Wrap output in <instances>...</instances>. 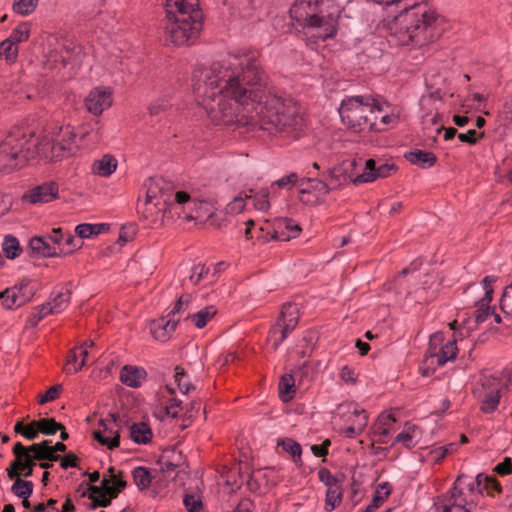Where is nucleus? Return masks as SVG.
<instances>
[{
    "instance_id": "ea45409f",
    "label": "nucleus",
    "mask_w": 512,
    "mask_h": 512,
    "mask_svg": "<svg viewBox=\"0 0 512 512\" xmlns=\"http://www.w3.org/2000/svg\"><path fill=\"white\" fill-rule=\"evenodd\" d=\"M3 251L5 252L7 258H16L19 256L21 251L19 241L13 236H6L3 242Z\"/></svg>"
},
{
    "instance_id": "e433bc0d",
    "label": "nucleus",
    "mask_w": 512,
    "mask_h": 512,
    "mask_svg": "<svg viewBox=\"0 0 512 512\" xmlns=\"http://www.w3.org/2000/svg\"><path fill=\"white\" fill-rule=\"evenodd\" d=\"M342 492L340 486H335L327 489L326 491V501H325V510L327 512H331L341 503Z\"/></svg>"
},
{
    "instance_id": "69168bd1",
    "label": "nucleus",
    "mask_w": 512,
    "mask_h": 512,
    "mask_svg": "<svg viewBox=\"0 0 512 512\" xmlns=\"http://www.w3.org/2000/svg\"><path fill=\"white\" fill-rule=\"evenodd\" d=\"M330 444V440L326 439L321 445H312L311 451L316 457H324L328 454V447Z\"/></svg>"
},
{
    "instance_id": "dca6fc26",
    "label": "nucleus",
    "mask_w": 512,
    "mask_h": 512,
    "mask_svg": "<svg viewBox=\"0 0 512 512\" xmlns=\"http://www.w3.org/2000/svg\"><path fill=\"white\" fill-rule=\"evenodd\" d=\"M482 386L484 393L481 399V411L493 413L499 405L501 382L496 378H485Z\"/></svg>"
},
{
    "instance_id": "603ef678",
    "label": "nucleus",
    "mask_w": 512,
    "mask_h": 512,
    "mask_svg": "<svg viewBox=\"0 0 512 512\" xmlns=\"http://www.w3.org/2000/svg\"><path fill=\"white\" fill-rule=\"evenodd\" d=\"M62 391V386L61 385H54V386H51L46 392L45 394L39 396V403L40 404H45L47 402H51V401H54L55 399L58 398L60 392Z\"/></svg>"
},
{
    "instance_id": "ddd939ff",
    "label": "nucleus",
    "mask_w": 512,
    "mask_h": 512,
    "mask_svg": "<svg viewBox=\"0 0 512 512\" xmlns=\"http://www.w3.org/2000/svg\"><path fill=\"white\" fill-rule=\"evenodd\" d=\"M87 110L95 116L101 115L113 103V90L109 87L93 88L85 98Z\"/></svg>"
},
{
    "instance_id": "052dcab7",
    "label": "nucleus",
    "mask_w": 512,
    "mask_h": 512,
    "mask_svg": "<svg viewBox=\"0 0 512 512\" xmlns=\"http://www.w3.org/2000/svg\"><path fill=\"white\" fill-rule=\"evenodd\" d=\"M245 198L235 197L228 205L227 210L230 213L238 214L242 212L245 208Z\"/></svg>"
},
{
    "instance_id": "412c9836",
    "label": "nucleus",
    "mask_w": 512,
    "mask_h": 512,
    "mask_svg": "<svg viewBox=\"0 0 512 512\" xmlns=\"http://www.w3.org/2000/svg\"><path fill=\"white\" fill-rule=\"evenodd\" d=\"M117 159L106 154L101 159L94 161L92 165L93 173L101 177H109L117 168Z\"/></svg>"
},
{
    "instance_id": "13d9d810",
    "label": "nucleus",
    "mask_w": 512,
    "mask_h": 512,
    "mask_svg": "<svg viewBox=\"0 0 512 512\" xmlns=\"http://www.w3.org/2000/svg\"><path fill=\"white\" fill-rule=\"evenodd\" d=\"M298 180V176L296 173H290L289 175L283 176L280 179L276 180L274 184H276L279 188H291L296 184Z\"/></svg>"
},
{
    "instance_id": "8fccbe9b",
    "label": "nucleus",
    "mask_w": 512,
    "mask_h": 512,
    "mask_svg": "<svg viewBox=\"0 0 512 512\" xmlns=\"http://www.w3.org/2000/svg\"><path fill=\"white\" fill-rule=\"evenodd\" d=\"M209 272V268L205 265L197 264L192 268V273L190 275V281L193 284H198L202 279L206 277Z\"/></svg>"
},
{
    "instance_id": "a19ab883",
    "label": "nucleus",
    "mask_w": 512,
    "mask_h": 512,
    "mask_svg": "<svg viewBox=\"0 0 512 512\" xmlns=\"http://www.w3.org/2000/svg\"><path fill=\"white\" fill-rule=\"evenodd\" d=\"M344 408H346L347 411L349 413H351L356 418V420L353 422L354 424H360V423H362V421L364 422L363 423V430H364L368 423L367 412L364 409H358L356 406H354L351 403L339 405V409H344Z\"/></svg>"
},
{
    "instance_id": "864d4df0",
    "label": "nucleus",
    "mask_w": 512,
    "mask_h": 512,
    "mask_svg": "<svg viewBox=\"0 0 512 512\" xmlns=\"http://www.w3.org/2000/svg\"><path fill=\"white\" fill-rule=\"evenodd\" d=\"M396 419L391 413H381L374 426H376V429H380L383 427H389V429L393 428V425L395 423Z\"/></svg>"
},
{
    "instance_id": "e2e57ef3",
    "label": "nucleus",
    "mask_w": 512,
    "mask_h": 512,
    "mask_svg": "<svg viewBox=\"0 0 512 512\" xmlns=\"http://www.w3.org/2000/svg\"><path fill=\"white\" fill-rule=\"evenodd\" d=\"M482 135L483 134L478 135L474 129H470L466 133H459L458 139L464 143L475 144L478 138L481 137Z\"/></svg>"
},
{
    "instance_id": "37998d69",
    "label": "nucleus",
    "mask_w": 512,
    "mask_h": 512,
    "mask_svg": "<svg viewBox=\"0 0 512 512\" xmlns=\"http://www.w3.org/2000/svg\"><path fill=\"white\" fill-rule=\"evenodd\" d=\"M75 241L76 238L70 233L66 232L63 245H61V248L59 249V255H67L80 248L82 245L80 241L78 240L77 243H75Z\"/></svg>"
},
{
    "instance_id": "f03ea898",
    "label": "nucleus",
    "mask_w": 512,
    "mask_h": 512,
    "mask_svg": "<svg viewBox=\"0 0 512 512\" xmlns=\"http://www.w3.org/2000/svg\"><path fill=\"white\" fill-rule=\"evenodd\" d=\"M78 149L73 127L60 126L39 134L15 128L0 142V172L10 173L30 159L55 161L73 155Z\"/></svg>"
},
{
    "instance_id": "39448f33",
    "label": "nucleus",
    "mask_w": 512,
    "mask_h": 512,
    "mask_svg": "<svg viewBox=\"0 0 512 512\" xmlns=\"http://www.w3.org/2000/svg\"><path fill=\"white\" fill-rule=\"evenodd\" d=\"M289 12L310 43L336 35L340 7L331 0H297Z\"/></svg>"
},
{
    "instance_id": "6ab92c4d",
    "label": "nucleus",
    "mask_w": 512,
    "mask_h": 512,
    "mask_svg": "<svg viewBox=\"0 0 512 512\" xmlns=\"http://www.w3.org/2000/svg\"><path fill=\"white\" fill-rule=\"evenodd\" d=\"M32 251L41 254L44 257L59 256V249L55 245H51L48 236H35L29 242Z\"/></svg>"
},
{
    "instance_id": "7c9ffc66",
    "label": "nucleus",
    "mask_w": 512,
    "mask_h": 512,
    "mask_svg": "<svg viewBox=\"0 0 512 512\" xmlns=\"http://www.w3.org/2000/svg\"><path fill=\"white\" fill-rule=\"evenodd\" d=\"M217 313V310L214 306H207L198 312L189 315L188 318L191 319L193 324L201 329L206 326L209 320H211Z\"/></svg>"
},
{
    "instance_id": "f8f14e48",
    "label": "nucleus",
    "mask_w": 512,
    "mask_h": 512,
    "mask_svg": "<svg viewBox=\"0 0 512 512\" xmlns=\"http://www.w3.org/2000/svg\"><path fill=\"white\" fill-rule=\"evenodd\" d=\"M93 436L100 444L113 450L120 444V435L117 429L116 416L109 415L106 419H101L98 428L94 430Z\"/></svg>"
},
{
    "instance_id": "c756f323",
    "label": "nucleus",
    "mask_w": 512,
    "mask_h": 512,
    "mask_svg": "<svg viewBox=\"0 0 512 512\" xmlns=\"http://www.w3.org/2000/svg\"><path fill=\"white\" fill-rule=\"evenodd\" d=\"M278 446H282L283 450L289 453L297 466L302 465V448L301 445L291 438L278 441Z\"/></svg>"
},
{
    "instance_id": "393cba45",
    "label": "nucleus",
    "mask_w": 512,
    "mask_h": 512,
    "mask_svg": "<svg viewBox=\"0 0 512 512\" xmlns=\"http://www.w3.org/2000/svg\"><path fill=\"white\" fill-rule=\"evenodd\" d=\"M475 485L480 493L486 491L490 494L493 491H497L499 493L502 491V487L495 477L488 476L483 473H479L476 476Z\"/></svg>"
},
{
    "instance_id": "b1692460",
    "label": "nucleus",
    "mask_w": 512,
    "mask_h": 512,
    "mask_svg": "<svg viewBox=\"0 0 512 512\" xmlns=\"http://www.w3.org/2000/svg\"><path fill=\"white\" fill-rule=\"evenodd\" d=\"M152 430L149 425L140 422L130 427V438L137 444H147L152 439Z\"/></svg>"
},
{
    "instance_id": "1a4fd4ad",
    "label": "nucleus",
    "mask_w": 512,
    "mask_h": 512,
    "mask_svg": "<svg viewBox=\"0 0 512 512\" xmlns=\"http://www.w3.org/2000/svg\"><path fill=\"white\" fill-rule=\"evenodd\" d=\"M443 341V334L438 332L434 333L430 336L429 340V349L426 353V356L424 358V363H431L434 364V361H436L438 366H443L449 361H453L457 354H458V348L456 345L457 338H454L453 340L447 341L438 352H434L433 350L436 349L437 345Z\"/></svg>"
},
{
    "instance_id": "5fc2aeb1",
    "label": "nucleus",
    "mask_w": 512,
    "mask_h": 512,
    "mask_svg": "<svg viewBox=\"0 0 512 512\" xmlns=\"http://www.w3.org/2000/svg\"><path fill=\"white\" fill-rule=\"evenodd\" d=\"M389 494H390V490H388V489L385 491L384 496H381L379 494V491L377 490L375 495L373 496L371 503L362 512L375 511L385 501V499L388 497Z\"/></svg>"
},
{
    "instance_id": "2eb2a0df",
    "label": "nucleus",
    "mask_w": 512,
    "mask_h": 512,
    "mask_svg": "<svg viewBox=\"0 0 512 512\" xmlns=\"http://www.w3.org/2000/svg\"><path fill=\"white\" fill-rule=\"evenodd\" d=\"M58 184L50 181L41 185L35 186L28 190L23 196L22 200L29 204H43L48 203L58 196Z\"/></svg>"
},
{
    "instance_id": "de8ad7c7",
    "label": "nucleus",
    "mask_w": 512,
    "mask_h": 512,
    "mask_svg": "<svg viewBox=\"0 0 512 512\" xmlns=\"http://www.w3.org/2000/svg\"><path fill=\"white\" fill-rule=\"evenodd\" d=\"M462 480H463L462 476H459L456 479L454 486L451 488V490L449 492L450 496H449L447 504H456V502H458L459 500L463 501V502H467L463 496L462 490L460 488H458V485L462 482Z\"/></svg>"
},
{
    "instance_id": "aec40b11",
    "label": "nucleus",
    "mask_w": 512,
    "mask_h": 512,
    "mask_svg": "<svg viewBox=\"0 0 512 512\" xmlns=\"http://www.w3.org/2000/svg\"><path fill=\"white\" fill-rule=\"evenodd\" d=\"M405 158L412 164L421 168L432 167L436 163V156L429 151L414 149L405 154Z\"/></svg>"
},
{
    "instance_id": "f3484780",
    "label": "nucleus",
    "mask_w": 512,
    "mask_h": 512,
    "mask_svg": "<svg viewBox=\"0 0 512 512\" xmlns=\"http://www.w3.org/2000/svg\"><path fill=\"white\" fill-rule=\"evenodd\" d=\"M177 323L178 319L161 317L151 322L150 332L155 340L166 342L175 331Z\"/></svg>"
},
{
    "instance_id": "0e129e2a",
    "label": "nucleus",
    "mask_w": 512,
    "mask_h": 512,
    "mask_svg": "<svg viewBox=\"0 0 512 512\" xmlns=\"http://www.w3.org/2000/svg\"><path fill=\"white\" fill-rule=\"evenodd\" d=\"M180 406H181L180 400H178L176 398L170 399L168 404L165 407L166 414L171 417H177L179 414Z\"/></svg>"
},
{
    "instance_id": "4468645a",
    "label": "nucleus",
    "mask_w": 512,
    "mask_h": 512,
    "mask_svg": "<svg viewBox=\"0 0 512 512\" xmlns=\"http://www.w3.org/2000/svg\"><path fill=\"white\" fill-rule=\"evenodd\" d=\"M396 170L397 167L392 163H377L374 159H368L365 163L364 172L357 175L353 182L355 184L372 182L378 178H386Z\"/></svg>"
},
{
    "instance_id": "f704fd0d",
    "label": "nucleus",
    "mask_w": 512,
    "mask_h": 512,
    "mask_svg": "<svg viewBox=\"0 0 512 512\" xmlns=\"http://www.w3.org/2000/svg\"><path fill=\"white\" fill-rule=\"evenodd\" d=\"M37 429L44 435H54L57 431L64 430V426L54 418H42L37 421Z\"/></svg>"
},
{
    "instance_id": "a878e982",
    "label": "nucleus",
    "mask_w": 512,
    "mask_h": 512,
    "mask_svg": "<svg viewBox=\"0 0 512 512\" xmlns=\"http://www.w3.org/2000/svg\"><path fill=\"white\" fill-rule=\"evenodd\" d=\"M109 230V225L105 223L90 224L82 223L75 227V233L79 238H91Z\"/></svg>"
},
{
    "instance_id": "09e8293b",
    "label": "nucleus",
    "mask_w": 512,
    "mask_h": 512,
    "mask_svg": "<svg viewBox=\"0 0 512 512\" xmlns=\"http://www.w3.org/2000/svg\"><path fill=\"white\" fill-rule=\"evenodd\" d=\"M192 296L190 294H184L179 297L177 302L175 303L173 309L169 313L170 318H175V315L187 309L189 303L191 302Z\"/></svg>"
},
{
    "instance_id": "9d476101",
    "label": "nucleus",
    "mask_w": 512,
    "mask_h": 512,
    "mask_svg": "<svg viewBox=\"0 0 512 512\" xmlns=\"http://www.w3.org/2000/svg\"><path fill=\"white\" fill-rule=\"evenodd\" d=\"M36 287L30 280L24 279L13 287L0 292L2 304L7 309H15L29 302L35 295Z\"/></svg>"
},
{
    "instance_id": "72a5a7b5",
    "label": "nucleus",
    "mask_w": 512,
    "mask_h": 512,
    "mask_svg": "<svg viewBox=\"0 0 512 512\" xmlns=\"http://www.w3.org/2000/svg\"><path fill=\"white\" fill-rule=\"evenodd\" d=\"M15 481L11 487V491L19 498H29L33 492V483L31 481H25L18 477L14 478Z\"/></svg>"
},
{
    "instance_id": "a211bd4d",
    "label": "nucleus",
    "mask_w": 512,
    "mask_h": 512,
    "mask_svg": "<svg viewBox=\"0 0 512 512\" xmlns=\"http://www.w3.org/2000/svg\"><path fill=\"white\" fill-rule=\"evenodd\" d=\"M147 378V372L143 367L125 365L120 370L121 382L131 388H138Z\"/></svg>"
},
{
    "instance_id": "4d7b16f0",
    "label": "nucleus",
    "mask_w": 512,
    "mask_h": 512,
    "mask_svg": "<svg viewBox=\"0 0 512 512\" xmlns=\"http://www.w3.org/2000/svg\"><path fill=\"white\" fill-rule=\"evenodd\" d=\"M180 375H184V369L177 366L175 368V375H174L175 382L177 383L179 390L183 394H187L189 391L193 390L195 387L190 383H186V382L180 383Z\"/></svg>"
},
{
    "instance_id": "0eeeda50",
    "label": "nucleus",
    "mask_w": 512,
    "mask_h": 512,
    "mask_svg": "<svg viewBox=\"0 0 512 512\" xmlns=\"http://www.w3.org/2000/svg\"><path fill=\"white\" fill-rule=\"evenodd\" d=\"M157 188L158 183L150 180L145 201L146 211L151 210L152 207L158 208L162 221L174 218H183L187 221L198 219L197 214L185 211V204L193 205L192 198L187 192L178 191L172 199L164 197L163 194L158 198Z\"/></svg>"
},
{
    "instance_id": "4c0bfd02",
    "label": "nucleus",
    "mask_w": 512,
    "mask_h": 512,
    "mask_svg": "<svg viewBox=\"0 0 512 512\" xmlns=\"http://www.w3.org/2000/svg\"><path fill=\"white\" fill-rule=\"evenodd\" d=\"M294 387V379L291 375H284L281 377L279 383V394L282 401L287 402L292 399V393Z\"/></svg>"
},
{
    "instance_id": "c03bdc74",
    "label": "nucleus",
    "mask_w": 512,
    "mask_h": 512,
    "mask_svg": "<svg viewBox=\"0 0 512 512\" xmlns=\"http://www.w3.org/2000/svg\"><path fill=\"white\" fill-rule=\"evenodd\" d=\"M171 107V103L168 97H160L153 101L149 106V112L151 115H159L167 111Z\"/></svg>"
},
{
    "instance_id": "423d86ee",
    "label": "nucleus",
    "mask_w": 512,
    "mask_h": 512,
    "mask_svg": "<svg viewBox=\"0 0 512 512\" xmlns=\"http://www.w3.org/2000/svg\"><path fill=\"white\" fill-rule=\"evenodd\" d=\"M167 40L181 46L193 43L202 29L199 0H165Z\"/></svg>"
},
{
    "instance_id": "79ce46f5",
    "label": "nucleus",
    "mask_w": 512,
    "mask_h": 512,
    "mask_svg": "<svg viewBox=\"0 0 512 512\" xmlns=\"http://www.w3.org/2000/svg\"><path fill=\"white\" fill-rule=\"evenodd\" d=\"M93 345H94V342L89 341V342H84L83 345H81L80 347H77L81 361L74 368L66 367L65 370L67 373H77L78 371H80L82 369V367L86 363V358L88 356V347H92Z\"/></svg>"
},
{
    "instance_id": "a18cd8bd",
    "label": "nucleus",
    "mask_w": 512,
    "mask_h": 512,
    "mask_svg": "<svg viewBox=\"0 0 512 512\" xmlns=\"http://www.w3.org/2000/svg\"><path fill=\"white\" fill-rule=\"evenodd\" d=\"M319 480L327 487V489L338 486L339 480L333 475L326 467H321L318 470Z\"/></svg>"
},
{
    "instance_id": "9b49d317",
    "label": "nucleus",
    "mask_w": 512,
    "mask_h": 512,
    "mask_svg": "<svg viewBox=\"0 0 512 512\" xmlns=\"http://www.w3.org/2000/svg\"><path fill=\"white\" fill-rule=\"evenodd\" d=\"M302 229L299 224L291 218H277L272 224V231H268L261 238L263 242L270 240L290 241L297 238Z\"/></svg>"
},
{
    "instance_id": "c85d7f7f",
    "label": "nucleus",
    "mask_w": 512,
    "mask_h": 512,
    "mask_svg": "<svg viewBox=\"0 0 512 512\" xmlns=\"http://www.w3.org/2000/svg\"><path fill=\"white\" fill-rule=\"evenodd\" d=\"M418 428L413 425L406 423L404 429L396 436L395 443H401L406 448H413L416 445L415 437L417 436Z\"/></svg>"
},
{
    "instance_id": "58836bf2",
    "label": "nucleus",
    "mask_w": 512,
    "mask_h": 512,
    "mask_svg": "<svg viewBox=\"0 0 512 512\" xmlns=\"http://www.w3.org/2000/svg\"><path fill=\"white\" fill-rule=\"evenodd\" d=\"M38 0H14L13 10L15 13L27 16L35 11Z\"/></svg>"
},
{
    "instance_id": "3c124183",
    "label": "nucleus",
    "mask_w": 512,
    "mask_h": 512,
    "mask_svg": "<svg viewBox=\"0 0 512 512\" xmlns=\"http://www.w3.org/2000/svg\"><path fill=\"white\" fill-rule=\"evenodd\" d=\"M183 503L188 512H201L202 510L201 500L194 495H186Z\"/></svg>"
},
{
    "instance_id": "774afa93",
    "label": "nucleus",
    "mask_w": 512,
    "mask_h": 512,
    "mask_svg": "<svg viewBox=\"0 0 512 512\" xmlns=\"http://www.w3.org/2000/svg\"><path fill=\"white\" fill-rule=\"evenodd\" d=\"M253 507V502L248 498H244L240 500L234 512H252Z\"/></svg>"
},
{
    "instance_id": "bf43d9fd",
    "label": "nucleus",
    "mask_w": 512,
    "mask_h": 512,
    "mask_svg": "<svg viewBox=\"0 0 512 512\" xmlns=\"http://www.w3.org/2000/svg\"><path fill=\"white\" fill-rule=\"evenodd\" d=\"M494 471L501 476H507L512 473V461L506 457L501 463L494 467Z\"/></svg>"
},
{
    "instance_id": "473e14b6",
    "label": "nucleus",
    "mask_w": 512,
    "mask_h": 512,
    "mask_svg": "<svg viewBox=\"0 0 512 512\" xmlns=\"http://www.w3.org/2000/svg\"><path fill=\"white\" fill-rule=\"evenodd\" d=\"M71 298L70 290L66 289L55 294L51 301L47 302L53 308L55 314L63 312L69 305Z\"/></svg>"
},
{
    "instance_id": "680f3d73",
    "label": "nucleus",
    "mask_w": 512,
    "mask_h": 512,
    "mask_svg": "<svg viewBox=\"0 0 512 512\" xmlns=\"http://www.w3.org/2000/svg\"><path fill=\"white\" fill-rule=\"evenodd\" d=\"M467 502L458 501L456 504H445L442 512H472L470 508L466 507Z\"/></svg>"
},
{
    "instance_id": "f257e3e1",
    "label": "nucleus",
    "mask_w": 512,
    "mask_h": 512,
    "mask_svg": "<svg viewBox=\"0 0 512 512\" xmlns=\"http://www.w3.org/2000/svg\"><path fill=\"white\" fill-rule=\"evenodd\" d=\"M192 88L196 102L216 125L248 126L291 138L302 129L300 106L267 87L256 51L229 53L195 69Z\"/></svg>"
},
{
    "instance_id": "c9c22d12",
    "label": "nucleus",
    "mask_w": 512,
    "mask_h": 512,
    "mask_svg": "<svg viewBox=\"0 0 512 512\" xmlns=\"http://www.w3.org/2000/svg\"><path fill=\"white\" fill-rule=\"evenodd\" d=\"M30 34V24L28 22H22L11 32L8 39L18 45L19 43L27 41Z\"/></svg>"
},
{
    "instance_id": "20e7f679",
    "label": "nucleus",
    "mask_w": 512,
    "mask_h": 512,
    "mask_svg": "<svg viewBox=\"0 0 512 512\" xmlns=\"http://www.w3.org/2000/svg\"><path fill=\"white\" fill-rule=\"evenodd\" d=\"M339 114L342 123L354 132H381L398 123V116L390 113V105L372 95L345 97Z\"/></svg>"
},
{
    "instance_id": "6e6d98bb",
    "label": "nucleus",
    "mask_w": 512,
    "mask_h": 512,
    "mask_svg": "<svg viewBox=\"0 0 512 512\" xmlns=\"http://www.w3.org/2000/svg\"><path fill=\"white\" fill-rule=\"evenodd\" d=\"M65 232L62 228H54L51 233L48 235V240H50L51 245H55L58 249L63 245Z\"/></svg>"
},
{
    "instance_id": "338daca9",
    "label": "nucleus",
    "mask_w": 512,
    "mask_h": 512,
    "mask_svg": "<svg viewBox=\"0 0 512 512\" xmlns=\"http://www.w3.org/2000/svg\"><path fill=\"white\" fill-rule=\"evenodd\" d=\"M494 280H495V278L492 277V276H486L482 280L483 289L485 290V295H484V298L482 299V301H486V302H490L491 301L492 293H493V289L491 287V283Z\"/></svg>"
},
{
    "instance_id": "cd10ccee",
    "label": "nucleus",
    "mask_w": 512,
    "mask_h": 512,
    "mask_svg": "<svg viewBox=\"0 0 512 512\" xmlns=\"http://www.w3.org/2000/svg\"><path fill=\"white\" fill-rule=\"evenodd\" d=\"M132 476L135 485L141 491L148 489L153 479L149 469L143 466L135 467L132 470Z\"/></svg>"
},
{
    "instance_id": "2f4dec72",
    "label": "nucleus",
    "mask_w": 512,
    "mask_h": 512,
    "mask_svg": "<svg viewBox=\"0 0 512 512\" xmlns=\"http://www.w3.org/2000/svg\"><path fill=\"white\" fill-rule=\"evenodd\" d=\"M18 45L10 41L8 38L0 43V58L7 63H15L18 57Z\"/></svg>"
},
{
    "instance_id": "49530a36",
    "label": "nucleus",
    "mask_w": 512,
    "mask_h": 512,
    "mask_svg": "<svg viewBox=\"0 0 512 512\" xmlns=\"http://www.w3.org/2000/svg\"><path fill=\"white\" fill-rule=\"evenodd\" d=\"M500 306L505 314H512V283L505 288Z\"/></svg>"
},
{
    "instance_id": "7ed1b4c3",
    "label": "nucleus",
    "mask_w": 512,
    "mask_h": 512,
    "mask_svg": "<svg viewBox=\"0 0 512 512\" xmlns=\"http://www.w3.org/2000/svg\"><path fill=\"white\" fill-rule=\"evenodd\" d=\"M373 1L383 5H401L399 13L386 24L390 36L400 45L422 47L440 38L448 27L445 17L427 1Z\"/></svg>"
},
{
    "instance_id": "5701e85b",
    "label": "nucleus",
    "mask_w": 512,
    "mask_h": 512,
    "mask_svg": "<svg viewBox=\"0 0 512 512\" xmlns=\"http://www.w3.org/2000/svg\"><path fill=\"white\" fill-rule=\"evenodd\" d=\"M35 465V459L31 455H26V458L22 460H15L11 463L10 467L7 468V475L10 479H14L19 476L18 470H23L24 477H30L33 473V466Z\"/></svg>"
},
{
    "instance_id": "bb28decb",
    "label": "nucleus",
    "mask_w": 512,
    "mask_h": 512,
    "mask_svg": "<svg viewBox=\"0 0 512 512\" xmlns=\"http://www.w3.org/2000/svg\"><path fill=\"white\" fill-rule=\"evenodd\" d=\"M269 195L270 191L268 188H261L254 194L253 190H250V194L246 195V198L253 201V206L255 209L264 212L270 208Z\"/></svg>"
},
{
    "instance_id": "6e6552de",
    "label": "nucleus",
    "mask_w": 512,
    "mask_h": 512,
    "mask_svg": "<svg viewBox=\"0 0 512 512\" xmlns=\"http://www.w3.org/2000/svg\"><path fill=\"white\" fill-rule=\"evenodd\" d=\"M299 322V307L295 303H286L274 325L269 330L267 341L276 351L288 335L295 330Z\"/></svg>"
},
{
    "instance_id": "4be33fe9",
    "label": "nucleus",
    "mask_w": 512,
    "mask_h": 512,
    "mask_svg": "<svg viewBox=\"0 0 512 512\" xmlns=\"http://www.w3.org/2000/svg\"><path fill=\"white\" fill-rule=\"evenodd\" d=\"M50 440H44L40 443H34L28 447L34 455L32 456L35 460H47V461H58L60 456L53 454V450L49 445Z\"/></svg>"
}]
</instances>
